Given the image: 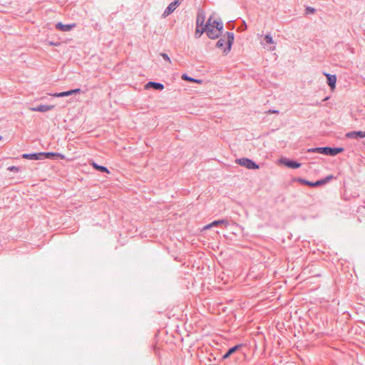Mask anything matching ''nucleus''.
I'll list each match as a JSON object with an SVG mask.
<instances>
[{
	"label": "nucleus",
	"instance_id": "obj_1",
	"mask_svg": "<svg viewBox=\"0 0 365 365\" xmlns=\"http://www.w3.org/2000/svg\"><path fill=\"white\" fill-rule=\"evenodd\" d=\"M223 29L222 23L217 21L210 16L205 25V32L210 38L215 39L222 34Z\"/></svg>",
	"mask_w": 365,
	"mask_h": 365
},
{
	"label": "nucleus",
	"instance_id": "obj_2",
	"mask_svg": "<svg viewBox=\"0 0 365 365\" xmlns=\"http://www.w3.org/2000/svg\"><path fill=\"white\" fill-rule=\"evenodd\" d=\"M234 41V35L232 33H227V36L221 38L216 44V46L222 50L224 53H227L231 50Z\"/></svg>",
	"mask_w": 365,
	"mask_h": 365
},
{
	"label": "nucleus",
	"instance_id": "obj_3",
	"mask_svg": "<svg viewBox=\"0 0 365 365\" xmlns=\"http://www.w3.org/2000/svg\"><path fill=\"white\" fill-rule=\"evenodd\" d=\"M343 151V148L318 147L308 149L309 153H317L330 156H335Z\"/></svg>",
	"mask_w": 365,
	"mask_h": 365
},
{
	"label": "nucleus",
	"instance_id": "obj_4",
	"mask_svg": "<svg viewBox=\"0 0 365 365\" xmlns=\"http://www.w3.org/2000/svg\"><path fill=\"white\" fill-rule=\"evenodd\" d=\"M235 162L238 165L250 170L258 169L259 168V166L257 164H256L253 160L247 158L237 159Z\"/></svg>",
	"mask_w": 365,
	"mask_h": 365
},
{
	"label": "nucleus",
	"instance_id": "obj_5",
	"mask_svg": "<svg viewBox=\"0 0 365 365\" xmlns=\"http://www.w3.org/2000/svg\"><path fill=\"white\" fill-rule=\"evenodd\" d=\"M205 21V17L203 16L198 15L196 21V29L195 31V36L196 38H200L202 34L205 32V26L203 25Z\"/></svg>",
	"mask_w": 365,
	"mask_h": 365
},
{
	"label": "nucleus",
	"instance_id": "obj_6",
	"mask_svg": "<svg viewBox=\"0 0 365 365\" xmlns=\"http://www.w3.org/2000/svg\"><path fill=\"white\" fill-rule=\"evenodd\" d=\"M275 42L273 40L272 37L269 34H267L264 37V42H261V44L264 46V48H267L269 51H274L275 49L274 46L269 47L268 45L274 44Z\"/></svg>",
	"mask_w": 365,
	"mask_h": 365
},
{
	"label": "nucleus",
	"instance_id": "obj_7",
	"mask_svg": "<svg viewBox=\"0 0 365 365\" xmlns=\"http://www.w3.org/2000/svg\"><path fill=\"white\" fill-rule=\"evenodd\" d=\"M54 108V106H49V105H39L34 107H30L29 110L31 111H36V112H41L45 113L48 110H51Z\"/></svg>",
	"mask_w": 365,
	"mask_h": 365
},
{
	"label": "nucleus",
	"instance_id": "obj_8",
	"mask_svg": "<svg viewBox=\"0 0 365 365\" xmlns=\"http://www.w3.org/2000/svg\"><path fill=\"white\" fill-rule=\"evenodd\" d=\"M280 163L284 164L287 167L293 168V169L298 168L301 166V163H297V161L287 159V158L280 159Z\"/></svg>",
	"mask_w": 365,
	"mask_h": 365
},
{
	"label": "nucleus",
	"instance_id": "obj_9",
	"mask_svg": "<svg viewBox=\"0 0 365 365\" xmlns=\"http://www.w3.org/2000/svg\"><path fill=\"white\" fill-rule=\"evenodd\" d=\"M346 137L350 139L362 138L365 137V131H351L346 134Z\"/></svg>",
	"mask_w": 365,
	"mask_h": 365
},
{
	"label": "nucleus",
	"instance_id": "obj_10",
	"mask_svg": "<svg viewBox=\"0 0 365 365\" xmlns=\"http://www.w3.org/2000/svg\"><path fill=\"white\" fill-rule=\"evenodd\" d=\"M180 4V0H175V1L170 3L169 6L166 8V9L164 11L163 16H167L169 14H170L172 12H173L177 6Z\"/></svg>",
	"mask_w": 365,
	"mask_h": 365
},
{
	"label": "nucleus",
	"instance_id": "obj_11",
	"mask_svg": "<svg viewBox=\"0 0 365 365\" xmlns=\"http://www.w3.org/2000/svg\"><path fill=\"white\" fill-rule=\"evenodd\" d=\"M144 88L145 90L148 89H154V90H163L164 89V86L159 83H155V82H148L146 83L144 86Z\"/></svg>",
	"mask_w": 365,
	"mask_h": 365
},
{
	"label": "nucleus",
	"instance_id": "obj_12",
	"mask_svg": "<svg viewBox=\"0 0 365 365\" xmlns=\"http://www.w3.org/2000/svg\"><path fill=\"white\" fill-rule=\"evenodd\" d=\"M22 158L29 160H42V154L41 153H25L22 155Z\"/></svg>",
	"mask_w": 365,
	"mask_h": 365
},
{
	"label": "nucleus",
	"instance_id": "obj_13",
	"mask_svg": "<svg viewBox=\"0 0 365 365\" xmlns=\"http://www.w3.org/2000/svg\"><path fill=\"white\" fill-rule=\"evenodd\" d=\"M75 24H63L62 23H58L56 25V28L61 31H68L75 27Z\"/></svg>",
	"mask_w": 365,
	"mask_h": 365
},
{
	"label": "nucleus",
	"instance_id": "obj_14",
	"mask_svg": "<svg viewBox=\"0 0 365 365\" xmlns=\"http://www.w3.org/2000/svg\"><path fill=\"white\" fill-rule=\"evenodd\" d=\"M326 76L327 78V83L330 86V88L331 90H334L335 88V85L336 82V76L335 75L330 74H326Z\"/></svg>",
	"mask_w": 365,
	"mask_h": 365
},
{
	"label": "nucleus",
	"instance_id": "obj_15",
	"mask_svg": "<svg viewBox=\"0 0 365 365\" xmlns=\"http://www.w3.org/2000/svg\"><path fill=\"white\" fill-rule=\"evenodd\" d=\"M41 154H42V159L51 158L52 157H59L61 159H63V158H64V156L60 153H52V152L41 153Z\"/></svg>",
	"mask_w": 365,
	"mask_h": 365
},
{
	"label": "nucleus",
	"instance_id": "obj_16",
	"mask_svg": "<svg viewBox=\"0 0 365 365\" xmlns=\"http://www.w3.org/2000/svg\"><path fill=\"white\" fill-rule=\"evenodd\" d=\"M91 165L97 170L102 172V173H109V170L108 168L103 165H99L95 162H92Z\"/></svg>",
	"mask_w": 365,
	"mask_h": 365
},
{
	"label": "nucleus",
	"instance_id": "obj_17",
	"mask_svg": "<svg viewBox=\"0 0 365 365\" xmlns=\"http://www.w3.org/2000/svg\"><path fill=\"white\" fill-rule=\"evenodd\" d=\"M219 225H223L225 227H227L229 225V222L226 219H222L218 220H215L212 222V225L217 226Z\"/></svg>",
	"mask_w": 365,
	"mask_h": 365
},
{
	"label": "nucleus",
	"instance_id": "obj_18",
	"mask_svg": "<svg viewBox=\"0 0 365 365\" xmlns=\"http://www.w3.org/2000/svg\"><path fill=\"white\" fill-rule=\"evenodd\" d=\"M240 346V345H236L232 348H230L227 351V353L223 356V359H227L228 358L231 354H232L234 352H235L238 349L239 347Z\"/></svg>",
	"mask_w": 365,
	"mask_h": 365
},
{
	"label": "nucleus",
	"instance_id": "obj_19",
	"mask_svg": "<svg viewBox=\"0 0 365 365\" xmlns=\"http://www.w3.org/2000/svg\"><path fill=\"white\" fill-rule=\"evenodd\" d=\"M182 78L183 80L188 81H191V82H196V83H202V81H201V80L194 79V78H192L189 77V76H188L187 75H186V74H182Z\"/></svg>",
	"mask_w": 365,
	"mask_h": 365
},
{
	"label": "nucleus",
	"instance_id": "obj_20",
	"mask_svg": "<svg viewBox=\"0 0 365 365\" xmlns=\"http://www.w3.org/2000/svg\"><path fill=\"white\" fill-rule=\"evenodd\" d=\"M294 180L297 181V182H300V183H302L303 185H309L310 187H312V182L308 181V180H307L305 179L299 178L295 179Z\"/></svg>",
	"mask_w": 365,
	"mask_h": 365
},
{
	"label": "nucleus",
	"instance_id": "obj_21",
	"mask_svg": "<svg viewBox=\"0 0 365 365\" xmlns=\"http://www.w3.org/2000/svg\"><path fill=\"white\" fill-rule=\"evenodd\" d=\"M73 93H49V94L52 96H54V97H63V96H68L71 94H72Z\"/></svg>",
	"mask_w": 365,
	"mask_h": 365
},
{
	"label": "nucleus",
	"instance_id": "obj_22",
	"mask_svg": "<svg viewBox=\"0 0 365 365\" xmlns=\"http://www.w3.org/2000/svg\"><path fill=\"white\" fill-rule=\"evenodd\" d=\"M325 182H326V181L324 180H317L315 182H312V187L319 186Z\"/></svg>",
	"mask_w": 365,
	"mask_h": 365
},
{
	"label": "nucleus",
	"instance_id": "obj_23",
	"mask_svg": "<svg viewBox=\"0 0 365 365\" xmlns=\"http://www.w3.org/2000/svg\"><path fill=\"white\" fill-rule=\"evenodd\" d=\"M8 170L11 171V172L18 173L20 169H19V167L10 166V167L8 168Z\"/></svg>",
	"mask_w": 365,
	"mask_h": 365
},
{
	"label": "nucleus",
	"instance_id": "obj_24",
	"mask_svg": "<svg viewBox=\"0 0 365 365\" xmlns=\"http://www.w3.org/2000/svg\"><path fill=\"white\" fill-rule=\"evenodd\" d=\"M161 56H163V58L168 61L169 63H170V59L169 58V56L166 54V53H162Z\"/></svg>",
	"mask_w": 365,
	"mask_h": 365
},
{
	"label": "nucleus",
	"instance_id": "obj_25",
	"mask_svg": "<svg viewBox=\"0 0 365 365\" xmlns=\"http://www.w3.org/2000/svg\"><path fill=\"white\" fill-rule=\"evenodd\" d=\"M267 113L271 114V113H279V111L277 110H269L266 112Z\"/></svg>",
	"mask_w": 365,
	"mask_h": 365
},
{
	"label": "nucleus",
	"instance_id": "obj_26",
	"mask_svg": "<svg viewBox=\"0 0 365 365\" xmlns=\"http://www.w3.org/2000/svg\"><path fill=\"white\" fill-rule=\"evenodd\" d=\"M212 227H215V225H212V222H211L210 224L209 225H207L204 227V230H207V229H210Z\"/></svg>",
	"mask_w": 365,
	"mask_h": 365
},
{
	"label": "nucleus",
	"instance_id": "obj_27",
	"mask_svg": "<svg viewBox=\"0 0 365 365\" xmlns=\"http://www.w3.org/2000/svg\"><path fill=\"white\" fill-rule=\"evenodd\" d=\"M331 178H332V176H331V175H329V176L327 177V178H326V179H325L324 180L327 182V181L329 180H330V179H331Z\"/></svg>",
	"mask_w": 365,
	"mask_h": 365
},
{
	"label": "nucleus",
	"instance_id": "obj_28",
	"mask_svg": "<svg viewBox=\"0 0 365 365\" xmlns=\"http://www.w3.org/2000/svg\"><path fill=\"white\" fill-rule=\"evenodd\" d=\"M70 91H75V92H77V91H80V89H78V88L73 89V90H71Z\"/></svg>",
	"mask_w": 365,
	"mask_h": 365
},
{
	"label": "nucleus",
	"instance_id": "obj_29",
	"mask_svg": "<svg viewBox=\"0 0 365 365\" xmlns=\"http://www.w3.org/2000/svg\"><path fill=\"white\" fill-rule=\"evenodd\" d=\"M329 96H326V97L322 100V101H327V99H329Z\"/></svg>",
	"mask_w": 365,
	"mask_h": 365
},
{
	"label": "nucleus",
	"instance_id": "obj_30",
	"mask_svg": "<svg viewBox=\"0 0 365 365\" xmlns=\"http://www.w3.org/2000/svg\"><path fill=\"white\" fill-rule=\"evenodd\" d=\"M310 11L314 12V9H310Z\"/></svg>",
	"mask_w": 365,
	"mask_h": 365
},
{
	"label": "nucleus",
	"instance_id": "obj_31",
	"mask_svg": "<svg viewBox=\"0 0 365 365\" xmlns=\"http://www.w3.org/2000/svg\"><path fill=\"white\" fill-rule=\"evenodd\" d=\"M2 139V137L0 135V140Z\"/></svg>",
	"mask_w": 365,
	"mask_h": 365
}]
</instances>
